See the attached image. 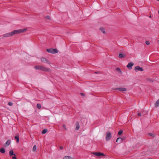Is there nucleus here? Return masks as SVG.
Wrapping results in <instances>:
<instances>
[{"label": "nucleus", "mask_w": 159, "mask_h": 159, "mask_svg": "<svg viewBox=\"0 0 159 159\" xmlns=\"http://www.w3.org/2000/svg\"><path fill=\"white\" fill-rule=\"evenodd\" d=\"M59 148H60V149H61V150H62V149H63V146H60L59 147Z\"/></svg>", "instance_id": "33"}, {"label": "nucleus", "mask_w": 159, "mask_h": 159, "mask_svg": "<svg viewBox=\"0 0 159 159\" xmlns=\"http://www.w3.org/2000/svg\"><path fill=\"white\" fill-rule=\"evenodd\" d=\"M63 159H74L72 157H71L69 156H65L64 158Z\"/></svg>", "instance_id": "18"}, {"label": "nucleus", "mask_w": 159, "mask_h": 159, "mask_svg": "<svg viewBox=\"0 0 159 159\" xmlns=\"http://www.w3.org/2000/svg\"><path fill=\"white\" fill-rule=\"evenodd\" d=\"M141 113L139 112V113H138V115L139 116H141Z\"/></svg>", "instance_id": "34"}, {"label": "nucleus", "mask_w": 159, "mask_h": 159, "mask_svg": "<svg viewBox=\"0 0 159 159\" xmlns=\"http://www.w3.org/2000/svg\"><path fill=\"white\" fill-rule=\"evenodd\" d=\"M123 132V131L122 130H120L118 132V135H121L122 134Z\"/></svg>", "instance_id": "23"}, {"label": "nucleus", "mask_w": 159, "mask_h": 159, "mask_svg": "<svg viewBox=\"0 0 159 159\" xmlns=\"http://www.w3.org/2000/svg\"><path fill=\"white\" fill-rule=\"evenodd\" d=\"M76 128V130H78L80 128V125L79 122H76L75 123Z\"/></svg>", "instance_id": "13"}, {"label": "nucleus", "mask_w": 159, "mask_h": 159, "mask_svg": "<svg viewBox=\"0 0 159 159\" xmlns=\"http://www.w3.org/2000/svg\"><path fill=\"white\" fill-rule=\"evenodd\" d=\"M149 17L150 18H151V16H149Z\"/></svg>", "instance_id": "38"}, {"label": "nucleus", "mask_w": 159, "mask_h": 159, "mask_svg": "<svg viewBox=\"0 0 159 159\" xmlns=\"http://www.w3.org/2000/svg\"><path fill=\"white\" fill-rule=\"evenodd\" d=\"M0 152L2 153H5V149L4 148H1L0 149Z\"/></svg>", "instance_id": "17"}, {"label": "nucleus", "mask_w": 159, "mask_h": 159, "mask_svg": "<svg viewBox=\"0 0 159 159\" xmlns=\"http://www.w3.org/2000/svg\"><path fill=\"white\" fill-rule=\"evenodd\" d=\"M11 141L10 140H8L6 142L5 144L4 145V147H7L11 143Z\"/></svg>", "instance_id": "10"}, {"label": "nucleus", "mask_w": 159, "mask_h": 159, "mask_svg": "<svg viewBox=\"0 0 159 159\" xmlns=\"http://www.w3.org/2000/svg\"><path fill=\"white\" fill-rule=\"evenodd\" d=\"M36 149V146L35 145H34L33 148V151L34 152Z\"/></svg>", "instance_id": "22"}, {"label": "nucleus", "mask_w": 159, "mask_h": 159, "mask_svg": "<svg viewBox=\"0 0 159 159\" xmlns=\"http://www.w3.org/2000/svg\"><path fill=\"white\" fill-rule=\"evenodd\" d=\"M62 126H63V128H64L65 130H66L67 129L66 128V125L65 124H63V125Z\"/></svg>", "instance_id": "26"}, {"label": "nucleus", "mask_w": 159, "mask_h": 159, "mask_svg": "<svg viewBox=\"0 0 159 159\" xmlns=\"http://www.w3.org/2000/svg\"><path fill=\"white\" fill-rule=\"evenodd\" d=\"M149 135L150 136H152V137H153V136H154V134H153V133H149Z\"/></svg>", "instance_id": "30"}, {"label": "nucleus", "mask_w": 159, "mask_h": 159, "mask_svg": "<svg viewBox=\"0 0 159 159\" xmlns=\"http://www.w3.org/2000/svg\"><path fill=\"white\" fill-rule=\"evenodd\" d=\"M40 70L42 71L45 72H49L50 71V68L45 67L42 66H41Z\"/></svg>", "instance_id": "3"}, {"label": "nucleus", "mask_w": 159, "mask_h": 159, "mask_svg": "<svg viewBox=\"0 0 159 159\" xmlns=\"http://www.w3.org/2000/svg\"><path fill=\"white\" fill-rule=\"evenodd\" d=\"M115 89L119 90L121 92H125L127 90L126 89L124 88H116Z\"/></svg>", "instance_id": "8"}, {"label": "nucleus", "mask_w": 159, "mask_h": 159, "mask_svg": "<svg viewBox=\"0 0 159 159\" xmlns=\"http://www.w3.org/2000/svg\"><path fill=\"white\" fill-rule=\"evenodd\" d=\"M119 56L120 58H122L125 57L126 56V55L125 53H120Z\"/></svg>", "instance_id": "12"}, {"label": "nucleus", "mask_w": 159, "mask_h": 159, "mask_svg": "<svg viewBox=\"0 0 159 159\" xmlns=\"http://www.w3.org/2000/svg\"><path fill=\"white\" fill-rule=\"evenodd\" d=\"M41 66H37L34 67V68L36 70H41Z\"/></svg>", "instance_id": "16"}, {"label": "nucleus", "mask_w": 159, "mask_h": 159, "mask_svg": "<svg viewBox=\"0 0 159 159\" xmlns=\"http://www.w3.org/2000/svg\"><path fill=\"white\" fill-rule=\"evenodd\" d=\"M15 139L16 140V142L18 143L19 141V138L18 135H16L15 136Z\"/></svg>", "instance_id": "15"}, {"label": "nucleus", "mask_w": 159, "mask_h": 159, "mask_svg": "<svg viewBox=\"0 0 159 159\" xmlns=\"http://www.w3.org/2000/svg\"><path fill=\"white\" fill-rule=\"evenodd\" d=\"M146 113H147V112L146 111H145L144 113H143V112L142 114V115H144L145 114H146Z\"/></svg>", "instance_id": "31"}, {"label": "nucleus", "mask_w": 159, "mask_h": 159, "mask_svg": "<svg viewBox=\"0 0 159 159\" xmlns=\"http://www.w3.org/2000/svg\"><path fill=\"white\" fill-rule=\"evenodd\" d=\"M12 159H16V157L15 156H15L12 157Z\"/></svg>", "instance_id": "32"}, {"label": "nucleus", "mask_w": 159, "mask_h": 159, "mask_svg": "<svg viewBox=\"0 0 159 159\" xmlns=\"http://www.w3.org/2000/svg\"><path fill=\"white\" fill-rule=\"evenodd\" d=\"M158 43H159V40L158 41Z\"/></svg>", "instance_id": "37"}, {"label": "nucleus", "mask_w": 159, "mask_h": 159, "mask_svg": "<svg viewBox=\"0 0 159 159\" xmlns=\"http://www.w3.org/2000/svg\"><path fill=\"white\" fill-rule=\"evenodd\" d=\"M106 139L107 141L109 140V131H107V133Z\"/></svg>", "instance_id": "11"}, {"label": "nucleus", "mask_w": 159, "mask_h": 159, "mask_svg": "<svg viewBox=\"0 0 159 159\" xmlns=\"http://www.w3.org/2000/svg\"><path fill=\"white\" fill-rule=\"evenodd\" d=\"M159 106V99L157 100L155 104V107H157Z\"/></svg>", "instance_id": "19"}, {"label": "nucleus", "mask_w": 159, "mask_h": 159, "mask_svg": "<svg viewBox=\"0 0 159 159\" xmlns=\"http://www.w3.org/2000/svg\"><path fill=\"white\" fill-rule=\"evenodd\" d=\"M116 70L118 72H119L120 73H121V71L119 68L117 67L116 68Z\"/></svg>", "instance_id": "24"}, {"label": "nucleus", "mask_w": 159, "mask_h": 159, "mask_svg": "<svg viewBox=\"0 0 159 159\" xmlns=\"http://www.w3.org/2000/svg\"><path fill=\"white\" fill-rule=\"evenodd\" d=\"M95 72V73H99V72Z\"/></svg>", "instance_id": "36"}, {"label": "nucleus", "mask_w": 159, "mask_h": 159, "mask_svg": "<svg viewBox=\"0 0 159 159\" xmlns=\"http://www.w3.org/2000/svg\"><path fill=\"white\" fill-rule=\"evenodd\" d=\"M146 43L147 45H149L150 44V42L148 41H146L145 42Z\"/></svg>", "instance_id": "29"}, {"label": "nucleus", "mask_w": 159, "mask_h": 159, "mask_svg": "<svg viewBox=\"0 0 159 159\" xmlns=\"http://www.w3.org/2000/svg\"><path fill=\"white\" fill-rule=\"evenodd\" d=\"M158 13H159V11H158Z\"/></svg>", "instance_id": "40"}, {"label": "nucleus", "mask_w": 159, "mask_h": 159, "mask_svg": "<svg viewBox=\"0 0 159 159\" xmlns=\"http://www.w3.org/2000/svg\"><path fill=\"white\" fill-rule=\"evenodd\" d=\"M9 154L10 156H12L13 155H15V154H14L13 151L12 150H11L9 152Z\"/></svg>", "instance_id": "14"}, {"label": "nucleus", "mask_w": 159, "mask_h": 159, "mask_svg": "<svg viewBox=\"0 0 159 159\" xmlns=\"http://www.w3.org/2000/svg\"><path fill=\"white\" fill-rule=\"evenodd\" d=\"M134 64L133 62H130L128 63L126 67L129 69L130 70L132 68V66L134 65Z\"/></svg>", "instance_id": "7"}, {"label": "nucleus", "mask_w": 159, "mask_h": 159, "mask_svg": "<svg viewBox=\"0 0 159 159\" xmlns=\"http://www.w3.org/2000/svg\"><path fill=\"white\" fill-rule=\"evenodd\" d=\"M8 105L10 106H11L13 105V103L11 102H9L8 103Z\"/></svg>", "instance_id": "27"}, {"label": "nucleus", "mask_w": 159, "mask_h": 159, "mask_svg": "<svg viewBox=\"0 0 159 159\" xmlns=\"http://www.w3.org/2000/svg\"><path fill=\"white\" fill-rule=\"evenodd\" d=\"M99 30H101V31L103 33H105V29L103 28L102 27H101L99 28Z\"/></svg>", "instance_id": "20"}, {"label": "nucleus", "mask_w": 159, "mask_h": 159, "mask_svg": "<svg viewBox=\"0 0 159 159\" xmlns=\"http://www.w3.org/2000/svg\"><path fill=\"white\" fill-rule=\"evenodd\" d=\"M123 138H117L116 142L117 143H120L123 141Z\"/></svg>", "instance_id": "9"}, {"label": "nucleus", "mask_w": 159, "mask_h": 159, "mask_svg": "<svg viewBox=\"0 0 159 159\" xmlns=\"http://www.w3.org/2000/svg\"><path fill=\"white\" fill-rule=\"evenodd\" d=\"M27 30V29H24L18 30H15L11 32L5 34L3 35L2 38H7L10 36H12L15 34H18L20 33H23Z\"/></svg>", "instance_id": "1"}, {"label": "nucleus", "mask_w": 159, "mask_h": 159, "mask_svg": "<svg viewBox=\"0 0 159 159\" xmlns=\"http://www.w3.org/2000/svg\"><path fill=\"white\" fill-rule=\"evenodd\" d=\"M110 136L111 135V134H110ZM111 137V136H110V138Z\"/></svg>", "instance_id": "39"}, {"label": "nucleus", "mask_w": 159, "mask_h": 159, "mask_svg": "<svg viewBox=\"0 0 159 159\" xmlns=\"http://www.w3.org/2000/svg\"><path fill=\"white\" fill-rule=\"evenodd\" d=\"M37 107L38 108L40 109L41 108V106L40 104H38L37 105Z\"/></svg>", "instance_id": "25"}, {"label": "nucleus", "mask_w": 159, "mask_h": 159, "mask_svg": "<svg viewBox=\"0 0 159 159\" xmlns=\"http://www.w3.org/2000/svg\"><path fill=\"white\" fill-rule=\"evenodd\" d=\"M47 131L48 130L47 129H44L42 130V133L43 134H45L47 132Z\"/></svg>", "instance_id": "21"}, {"label": "nucleus", "mask_w": 159, "mask_h": 159, "mask_svg": "<svg viewBox=\"0 0 159 159\" xmlns=\"http://www.w3.org/2000/svg\"><path fill=\"white\" fill-rule=\"evenodd\" d=\"M92 153L94 155L97 156H105L103 153H101L100 152H93Z\"/></svg>", "instance_id": "6"}, {"label": "nucleus", "mask_w": 159, "mask_h": 159, "mask_svg": "<svg viewBox=\"0 0 159 159\" xmlns=\"http://www.w3.org/2000/svg\"><path fill=\"white\" fill-rule=\"evenodd\" d=\"M80 94L82 96H83L84 95V94L83 93H80Z\"/></svg>", "instance_id": "35"}, {"label": "nucleus", "mask_w": 159, "mask_h": 159, "mask_svg": "<svg viewBox=\"0 0 159 159\" xmlns=\"http://www.w3.org/2000/svg\"><path fill=\"white\" fill-rule=\"evenodd\" d=\"M45 18L49 20L50 19V16H47L45 17Z\"/></svg>", "instance_id": "28"}, {"label": "nucleus", "mask_w": 159, "mask_h": 159, "mask_svg": "<svg viewBox=\"0 0 159 159\" xmlns=\"http://www.w3.org/2000/svg\"><path fill=\"white\" fill-rule=\"evenodd\" d=\"M41 61L42 62H43L44 63H47L49 64H51V62H50V61L45 57H43L41 58Z\"/></svg>", "instance_id": "4"}, {"label": "nucleus", "mask_w": 159, "mask_h": 159, "mask_svg": "<svg viewBox=\"0 0 159 159\" xmlns=\"http://www.w3.org/2000/svg\"><path fill=\"white\" fill-rule=\"evenodd\" d=\"M135 70L137 72L138 71H142L143 70V69L142 67H140L139 66H136L134 68Z\"/></svg>", "instance_id": "5"}, {"label": "nucleus", "mask_w": 159, "mask_h": 159, "mask_svg": "<svg viewBox=\"0 0 159 159\" xmlns=\"http://www.w3.org/2000/svg\"><path fill=\"white\" fill-rule=\"evenodd\" d=\"M46 50L48 52L52 54L57 53L58 52V50L56 48L53 49L51 48L47 49Z\"/></svg>", "instance_id": "2"}]
</instances>
